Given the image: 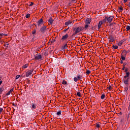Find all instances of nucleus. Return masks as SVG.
<instances>
[{"instance_id": "54", "label": "nucleus", "mask_w": 130, "mask_h": 130, "mask_svg": "<svg viewBox=\"0 0 130 130\" xmlns=\"http://www.w3.org/2000/svg\"><path fill=\"white\" fill-rule=\"evenodd\" d=\"M113 25H114V23H111V24H110V26H113Z\"/></svg>"}, {"instance_id": "50", "label": "nucleus", "mask_w": 130, "mask_h": 130, "mask_svg": "<svg viewBox=\"0 0 130 130\" xmlns=\"http://www.w3.org/2000/svg\"><path fill=\"white\" fill-rule=\"evenodd\" d=\"M122 71H124L125 70V67L123 66V68L122 69Z\"/></svg>"}, {"instance_id": "48", "label": "nucleus", "mask_w": 130, "mask_h": 130, "mask_svg": "<svg viewBox=\"0 0 130 130\" xmlns=\"http://www.w3.org/2000/svg\"><path fill=\"white\" fill-rule=\"evenodd\" d=\"M8 45H9V44H6L4 45L5 47H8Z\"/></svg>"}, {"instance_id": "11", "label": "nucleus", "mask_w": 130, "mask_h": 130, "mask_svg": "<svg viewBox=\"0 0 130 130\" xmlns=\"http://www.w3.org/2000/svg\"><path fill=\"white\" fill-rule=\"evenodd\" d=\"M126 40L125 39L121 40L118 44V46H121V45H122V43H123V42H124Z\"/></svg>"}, {"instance_id": "16", "label": "nucleus", "mask_w": 130, "mask_h": 130, "mask_svg": "<svg viewBox=\"0 0 130 130\" xmlns=\"http://www.w3.org/2000/svg\"><path fill=\"white\" fill-rule=\"evenodd\" d=\"M14 91V88H12L8 93L6 94L7 96H9V95L11 94V93Z\"/></svg>"}, {"instance_id": "59", "label": "nucleus", "mask_w": 130, "mask_h": 130, "mask_svg": "<svg viewBox=\"0 0 130 130\" xmlns=\"http://www.w3.org/2000/svg\"><path fill=\"white\" fill-rule=\"evenodd\" d=\"M4 36H8V35L7 34H4Z\"/></svg>"}, {"instance_id": "30", "label": "nucleus", "mask_w": 130, "mask_h": 130, "mask_svg": "<svg viewBox=\"0 0 130 130\" xmlns=\"http://www.w3.org/2000/svg\"><path fill=\"white\" fill-rule=\"evenodd\" d=\"M121 58L122 60H124L125 59V57L123 56V55H121Z\"/></svg>"}, {"instance_id": "8", "label": "nucleus", "mask_w": 130, "mask_h": 130, "mask_svg": "<svg viewBox=\"0 0 130 130\" xmlns=\"http://www.w3.org/2000/svg\"><path fill=\"white\" fill-rule=\"evenodd\" d=\"M90 27L91 25L85 24L84 27H83V30L86 31V30H88V29H89V28H90Z\"/></svg>"}, {"instance_id": "33", "label": "nucleus", "mask_w": 130, "mask_h": 130, "mask_svg": "<svg viewBox=\"0 0 130 130\" xmlns=\"http://www.w3.org/2000/svg\"><path fill=\"white\" fill-rule=\"evenodd\" d=\"M95 125H96V127L98 128H99V127H100V123H96V124H95Z\"/></svg>"}, {"instance_id": "10", "label": "nucleus", "mask_w": 130, "mask_h": 130, "mask_svg": "<svg viewBox=\"0 0 130 130\" xmlns=\"http://www.w3.org/2000/svg\"><path fill=\"white\" fill-rule=\"evenodd\" d=\"M91 23V19L90 18H86L85 20V24H89Z\"/></svg>"}, {"instance_id": "46", "label": "nucleus", "mask_w": 130, "mask_h": 130, "mask_svg": "<svg viewBox=\"0 0 130 130\" xmlns=\"http://www.w3.org/2000/svg\"><path fill=\"white\" fill-rule=\"evenodd\" d=\"M12 105H13V106H15V107H16L17 106V105L14 103H12Z\"/></svg>"}, {"instance_id": "56", "label": "nucleus", "mask_w": 130, "mask_h": 130, "mask_svg": "<svg viewBox=\"0 0 130 130\" xmlns=\"http://www.w3.org/2000/svg\"><path fill=\"white\" fill-rule=\"evenodd\" d=\"M123 1H124V3H126V2H127V0H123Z\"/></svg>"}, {"instance_id": "47", "label": "nucleus", "mask_w": 130, "mask_h": 130, "mask_svg": "<svg viewBox=\"0 0 130 130\" xmlns=\"http://www.w3.org/2000/svg\"><path fill=\"white\" fill-rule=\"evenodd\" d=\"M129 117H130V112H129L127 115V118H129Z\"/></svg>"}, {"instance_id": "27", "label": "nucleus", "mask_w": 130, "mask_h": 130, "mask_svg": "<svg viewBox=\"0 0 130 130\" xmlns=\"http://www.w3.org/2000/svg\"><path fill=\"white\" fill-rule=\"evenodd\" d=\"M112 47H113V49H117L118 48V46H115V45H113Z\"/></svg>"}, {"instance_id": "40", "label": "nucleus", "mask_w": 130, "mask_h": 130, "mask_svg": "<svg viewBox=\"0 0 130 130\" xmlns=\"http://www.w3.org/2000/svg\"><path fill=\"white\" fill-rule=\"evenodd\" d=\"M125 72L126 73H129V72H128V69L127 68H125Z\"/></svg>"}, {"instance_id": "60", "label": "nucleus", "mask_w": 130, "mask_h": 130, "mask_svg": "<svg viewBox=\"0 0 130 130\" xmlns=\"http://www.w3.org/2000/svg\"><path fill=\"white\" fill-rule=\"evenodd\" d=\"M35 25L36 27H37V25H36V24H35Z\"/></svg>"}, {"instance_id": "20", "label": "nucleus", "mask_w": 130, "mask_h": 130, "mask_svg": "<svg viewBox=\"0 0 130 130\" xmlns=\"http://www.w3.org/2000/svg\"><path fill=\"white\" fill-rule=\"evenodd\" d=\"M70 24H72V22L71 21V20H69L65 22L66 26H68V25H70Z\"/></svg>"}, {"instance_id": "23", "label": "nucleus", "mask_w": 130, "mask_h": 130, "mask_svg": "<svg viewBox=\"0 0 130 130\" xmlns=\"http://www.w3.org/2000/svg\"><path fill=\"white\" fill-rule=\"evenodd\" d=\"M86 75H90V74H91V71L88 69H86Z\"/></svg>"}, {"instance_id": "34", "label": "nucleus", "mask_w": 130, "mask_h": 130, "mask_svg": "<svg viewBox=\"0 0 130 130\" xmlns=\"http://www.w3.org/2000/svg\"><path fill=\"white\" fill-rule=\"evenodd\" d=\"M126 29L127 30V31H128L129 30H130V26L129 25H127Z\"/></svg>"}, {"instance_id": "26", "label": "nucleus", "mask_w": 130, "mask_h": 130, "mask_svg": "<svg viewBox=\"0 0 130 130\" xmlns=\"http://www.w3.org/2000/svg\"><path fill=\"white\" fill-rule=\"evenodd\" d=\"M123 11V9H122V7H119L118 12H122Z\"/></svg>"}, {"instance_id": "6", "label": "nucleus", "mask_w": 130, "mask_h": 130, "mask_svg": "<svg viewBox=\"0 0 130 130\" xmlns=\"http://www.w3.org/2000/svg\"><path fill=\"white\" fill-rule=\"evenodd\" d=\"M38 27H40V26H41L42 24H43V19L42 18H41L37 22Z\"/></svg>"}, {"instance_id": "58", "label": "nucleus", "mask_w": 130, "mask_h": 130, "mask_svg": "<svg viewBox=\"0 0 130 130\" xmlns=\"http://www.w3.org/2000/svg\"><path fill=\"white\" fill-rule=\"evenodd\" d=\"M128 109H130V104H129V106H128Z\"/></svg>"}, {"instance_id": "36", "label": "nucleus", "mask_w": 130, "mask_h": 130, "mask_svg": "<svg viewBox=\"0 0 130 130\" xmlns=\"http://www.w3.org/2000/svg\"><path fill=\"white\" fill-rule=\"evenodd\" d=\"M74 82H78V78L74 77Z\"/></svg>"}, {"instance_id": "49", "label": "nucleus", "mask_w": 130, "mask_h": 130, "mask_svg": "<svg viewBox=\"0 0 130 130\" xmlns=\"http://www.w3.org/2000/svg\"><path fill=\"white\" fill-rule=\"evenodd\" d=\"M126 53H129V52H130V50L128 49V50L126 51Z\"/></svg>"}, {"instance_id": "28", "label": "nucleus", "mask_w": 130, "mask_h": 130, "mask_svg": "<svg viewBox=\"0 0 130 130\" xmlns=\"http://www.w3.org/2000/svg\"><path fill=\"white\" fill-rule=\"evenodd\" d=\"M124 53L125 54V56H126V51L125 50H124L121 53V55H122V54Z\"/></svg>"}, {"instance_id": "22", "label": "nucleus", "mask_w": 130, "mask_h": 130, "mask_svg": "<svg viewBox=\"0 0 130 130\" xmlns=\"http://www.w3.org/2000/svg\"><path fill=\"white\" fill-rule=\"evenodd\" d=\"M82 77H83L82 75H80V74H78L77 75V79H78L79 80L80 79H82Z\"/></svg>"}, {"instance_id": "15", "label": "nucleus", "mask_w": 130, "mask_h": 130, "mask_svg": "<svg viewBox=\"0 0 130 130\" xmlns=\"http://www.w3.org/2000/svg\"><path fill=\"white\" fill-rule=\"evenodd\" d=\"M48 22L51 25H52V23H53V20L52 19V17L49 18Z\"/></svg>"}, {"instance_id": "2", "label": "nucleus", "mask_w": 130, "mask_h": 130, "mask_svg": "<svg viewBox=\"0 0 130 130\" xmlns=\"http://www.w3.org/2000/svg\"><path fill=\"white\" fill-rule=\"evenodd\" d=\"M126 75H125L123 78V83L125 84V85H128V82L129 81V75L130 73L128 72L125 73Z\"/></svg>"}, {"instance_id": "18", "label": "nucleus", "mask_w": 130, "mask_h": 130, "mask_svg": "<svg viewBox=\"0 0 130 130\" xmlns=\"http://www.w3.org/2000/svg\"><path fill=\"white\" fill-rule=\"evenodd\" d=\"M31 107L33 108V109H36V104L32 103V104Z\"/></svg>"}, {"instance_id": "29", "label": "nucleus", "mask_w": 130, "mask_h": 130, "mask_svg": "<svg viewBox=\"0 0 130 130\" xmlns=\"http://www.w3.org/2000/svg\"><path fill=\"white\" fill-rule=\"evenodd\" d=\"M36 29H34V30H32V31H31V33H32V34H33V35H34V34H36Z\"/></svg>"}, {"instance_id": "25", "label": "nucleus", "mask_w": 130, "mask_h": 130, "mask_svg": "<svg viewBox=\"0 0 130 130\" xmlns=\"http://www.w3.org/2000/svg\"><path fill=\"white\" fill-rule=\"evenodd\" d=\"M62 84V85H68V82H67L66 80H63Z\"/></svg>"}, {"instance_id": "44", "label": "nucleus", "mask_w": 130, "mask_h": 130, "mask_svg": "<svg viewBox=\"0 0 130 130\" xmlns=\"http://www.w3.org/2000/svg\"><path fill=\"white\" fill-rule=\"evenodd\" d=\"M3 110H4V109L2 108H0V113H2V112H3Z\"/></svg>"}, {"instance_id": "41", "label": "nucleus", "mask_w": 130, "mask_h": 130, "mask_svg": "<svg viewBox=\"0 0 130 130\" xmlns=\"http://www.w3.org/2000/svg\"><path fill=\"white\" fill-rule=\"evenodd\" d=\"M19 78H20V75H17V76H16V80H18V79H19Z\"/></svg>"}, {"instance_id": "35", "label": "nucleus", "mask_w": 130, "mask_h": 130, "mask_svg": "<svg viewBox=\"0 0 130 130\" xmlns=\"http://www.w3.org/2000/svg\"><path fill=\"white\" fill-rule=\"evenodd\" d=\"M101 98V99H104V98H105V94H102Z\"/></svg>"}, {"instance_id": "14", "label": "nucleus", "mask_w": 130, "mask_h": 130, "mask_svg": "<svg viewBox=\"0 0 130 130\" xmlns=\"http://www.w3.org/2000/svg\"><path fill=\"white\" fill-rule=\"evenodd\" d=\"M96 29V26H93L92 25H90V27H89V30L92 31L93 30H95Z\"/></svg>"}, {"instance_id": "7", "label": "nucleus", "mask_w": 130, "mask_h": 130, "mask_svg": "<svg viewBox=\"0 0 130 130\" xmlns=\"http://www.w3.org/2000/svg\"><path fill=\"white\" fill-rule=\"evenodd\" d=\"M35 58L37 60L41 59V58H42V56L40 54H36L35 56Z\"/></svg>"}, {"instance_id": "9", "label": "nucleus", "mask_w": 130, "mask_h": 130, "mask_svg": "<svg viewBox=\"0 0 130 130\" xmlns=\"http://www.w3.org/2000/svg\"><path fill=\"white\" fill-rule=\"evenodd\" d=\"M68 38H69V34H66L65 35L62 37L61 40H67Z\"/></svg>"}, {"instance_id": "37", "label": "nucleus", "mask_w": 130, "mask_h": 130, "mask_svg": "<svg viewBox=\"0 0 130 130\" xmlns=\"http://www.w3.org/2000/svg\"><path fill=\"white\" fill-rule=\"evenodd\" d=\"M77 96H78L79 97H81V92H77Z\"/></svg>"}, {"instance_id": "31", "label": "nucleus", "mask_w": 130, "mask_h": 130, "mask_svg": "<svg viewBox=\"0 0 130 130\" xmlns=\"http://www.w3.org/2000/svg\"><path fill=\"white\" fill-rule=\"evenodd\" d=\"M23 69H27L28 68V64H25L23 66Z\"/></svg>"}, {"instance_id": "39", "label": "nucleus", "mask_w": 130, "mask_h": 130, "mask_svg": "<svg viewBox=\"0 0 130 130\" xmlns=\"http://www.w3.org/2000/svg\"><path fill=\"white\" fill-rule=\"evenodd\" d=\"M123 67H125V66H126V64H127V62H125L124 63H123Z\"/></svg>"}, {"instance_id": "38", "label": "nucleus", "mask_w": 130, "mask_h": 130, "mask_svg": "<svg viewBox=\"0 0 130 130\" xmlns=\"http://www.w3.org/2000/svg\"><path fill=\"white\" fill-rule=\"evenodd\" d=\"M29 17H30V14H27L25 16V17L26 18V19H28Z\"/></svg>"}, {"instance_id": "62", "label": "nucleus", "mask_w": 130, "mask_h": 130, "mask_svg": "<svg viewBox=\"0 0 130 130\" xmlns=\"http://www.w3.org/2000/svg\"><path fill=\"white\" fill-rule=\"evenodd\" d=\"M92 33H94V31H92Z\"/></svg>"}, {"instance_id": "19", "label": "nucleus", "mask_w": 130, "mask_h": 130, "mask_svg": "<svg viewBox=\"0 0 130 130\" xmlns=\"http://www.w3.org/2000/svg\"><path fill=\"white\" fill-rule=\"evenodd\" d=\"M126 87H125L124 88V92H126V93H127V90H128V85H126Z\"/></svg>"}, {"instance_id": "13", "label": "nucleus", "mask_w": 130, "mask_h": 130, "mask_svg": "<svg viewBox=\"0 0 130 130\" xmlns=\"http://www.w3.org/2000/svg\"><path fill=\"white\" fill-rule=\"evenodd\" d=\"M64 49H68V44H66L64 46L61 47L62 50H64Z\"/></svg>"}, {"instance_id": "53", "label": "nucleus", "mask_w": 130, "mask_h": 130, "mask_svg": "<svg viewBox=\"0 0 130 130\" xmlns=\"http://www.w3.org/2000/svg\"><path fill=\"white\" fill-rule=\"evenodd\" d=\"M120 63L121 64L123 63V60H120Z\"/></svg>"}, {"instance_id": "4", "label": "nucleus", "mask_w": 130, "mask_h": 130, "mask_svg": "<svg viewBox=\"0 0 130 130\" xmlns=\"http://www.w3.org/2000/svg\"><path fill=\"white\" fill-rule=\"evenodd\" d=\"M114 18V17L113 16H111L109 17H107V20L108 23H109V24H110V23H111V22H112V20H113Z\"/></svg>"}, {"instance_id": "5", "label": "nucleus", "mask_w": 130, "mask_h": 130, "mask_svg": "<svg viewBox=\"0 0 130 130\" xmlns=\"http://www.w3.org/2000/svg\"><path fill=\"white\" fill-rule=\"evenodd\" d=\"M33 74V70H30L28 71L26 73V77H30V76H31V74Z\"/></svg>"}, {"instance_id": "17", "label": "nucleus", "mask_w": 130, "mask_h": 130, "mask_svg": "<svg viewBox=\"0 0 130 130\" xmlns=\"http://www.w3.org/2000/svg\"><path fill=\"white\" fill-rule=\"evenodd\" d=\"M102 24H103L102 21H100L98 25V29H100V28H101V25H102Z\"/></svg>"}, {"instance_id": "43", "label": "nucleus", "mask_w": 130, "mask_h": 130, "mask_svg": "<svg viewBox=\"0 0 130 130\" xmlns=\"http://www.w3.org/2000/svg\"><path fill=\"white\" fill-rule=\"evenodd\" d=\"M33 5H34V3H33L32 2H31L30 4L29 5V7H32V6H33Z\"/></svg>"}, {"instance_id": "1", "label": "nucleus", "mask_w": 130, "mask_h": 130, "mask_svg": "<svg viewBox=\"0 0 130 130\" xmlns=\"http://www.w3.org/2000/svg\"><path fill=\"white\" fill-rule=\"evenodd\" d=\"M82 30H84V27L83 26H78V27H76L73 28V31L74 32L73 34L72 35V37L74 36V35H77L78 33H80Z\"/></svg>"}, {"instance_id": "51", "label": "nucleus", "mask_w": 130, "mask_h": 130, "mask_svg": "<svg viewBox=\"0 0 130 130\" xmlns=\"http://www.w3.org/2000/svg\"><path fill=\"white\" fill-rule=\"evenodd\" d=\"M4 35H5V34L3 33H0V36H4Z\"/></svg>"}, {"instance_id": "32", "label": "nucleus", "mask_w": 130, "mask_h": 130, "mask_svg": "<svg viewBox=\"0 0 130 130\" xmlns=\"http://www.w3.org/2000/svg\"><path fill=\"white\" fill-rule=\"evenodd\" d=\"M57 115H60L61 114V111H59L56 113Z\"/></svg>"}, {"instance_id": "52", "label": "nucleus", "mask_w": 130, "mask_h": 130, "mask_svg": "<svg viewBox=\"0 0 130 130\" xmlns=\"http://www.w3.org/2000/svg\"><path fill=\"white\" fill-rule=\"evenodd\" d=\"M68 29H70V27H68V28L65 29L64 30V32H66V31H68Z\"/></svg>"}, {"instance_id": "55", "label": "nucleus", "mask_w": 130, "mask_h": 130, "mask_svg": "<svg viewBox=\"0 0 130 130\" xmlns=\"http://www.w3.org/2000/svg\"><path fill=\"white\" fill-rule=\"evenodd\" d=\"M2 83H3V81H0V86L2 85Z\"/></svg>"}, {"instance_id": "12", "label": "nucleus", "mask_w": 130, "mask_h": 130, "mask_svg": "<svg viewBox=\"0 0 130 130\" xmlns=\"http://www.w3.org/2000/svg\"><path fill=\"white\" fill-rule=\"evenodd\" d=\"M109 42H113L114 41V38L112 36V35H110L109 36Z\"/></svg>"}, {"instance_id": "63", "label": "nucleus", "mask_w": 130, "mask_h": 130, "mask_svg": "<svg viewBox=\"0 0 130 130\" xmlns=\"http://www.w3.org/2000/svg\"><path fill=\"white\" fill-rule=\"evenodd\" d=\"M1 44H2V42H0V44H1Z\"/></svg>"}, {"instance_id": "24", "label": "nucleus", "mask_w": 130, "mask_h": 130, "mask_svg": "<svg viewBox=\"0 0 130 130\" xmlns=\"http://www.w3.org/2000/svg\"><path fill=\"white\" fill-rule=\"evenodd\" d=\"M106 21H107V16H106L105 19L103 20L102 23H106Z\"/></svg>"}, {"instance_id": "45", "label": "nucleus", "mask_w": 130, "mask_h": 130, "mask_svg": "<svg viewBox=\"0 0 130 130\" xmlns=\"http://www.w3.org/2000/svg\"><path fill=\"white\" fill-rule=\"evenodd\" d=\"M108 88L109 90H111L112 89V87L110 85Z\"/></svg>"}, {"instance_id": "42", "label": "nucleus", "mask_w": 130, "mask_h": 130, "mask_svg": "<svg viewBox=\"0 0 130 130\" xmlns=\"http://www.w3.org/2000/svg\"><path fill=\"white\" fill-rule=\"evenodd\" d=\"M0 42L2 43V44H3L4 43V41H3L2 40V37H0Z\"/></svg>"}, {"instance_id": "57", "label": "nucleus", "mask_w": 130, "mask_h": 130, "mask_svg": "<svg viewBox=\"0 0 130 130\" xmlns=\"http://www.w3.org/2000/svg\"><path fill=\"white\" fill-rule=\"evenodd\" d=\"M119 114H120V115H122V113L120 112V113H119Z\"/></svg>"}, {"instance_id": "64", "label": "nucleus", "mask_w": 130, "mask_h": 130, "mask_svg": "<svg viewBox=\"0 0 130 130\" xmlns=\"http://www.w3.org/2000/svg\"><path fill=\"white\" fill-rule=\"evenodd\" d=\"M45 53H46V52H45Z\"/></svg>"}, {"instance_id": "3", "label": "nucleus", "mask_w": 130, "mask_h": 130, "mask_svg": "<svg viewBox=\"0 0 130 130\" xmlns=\"http://www.w3.org/2000/svg\"><path fill=\"white\" fill-rule=\"evenodd\" d=\"M47 26L43 25L40 29V32H42V33H45V32L47 30Z\"/></svg>"}, {"instance_id": "21", "label": "nucleus", "mask_w": 130, "mask_h": 130, "mask_svg": "<svg viewBox=\"0 0 130 130\" xmlns=\"http://www.w3.org/2000/svg\"><path fill=\"white\" fill-rule=\"evenodd\" d=\"M5 90V87H4V86H2L1 88H0V94H2V92H4V90Z\"/></svg>"}, {"instance_id": "61", "label": "nucleus", "mask_w": 130, "mask_h": 130, "mask_svg": "<svg viewBox=\"0 0 130 130\" xmlns=\"http://www.w3.org/2000/svg\"><path fill=\"white\" fill-rule=\"evenodd\" d=\"M80 81H82V78H81V79H80Z\"/></svg>"}]
</instances>
